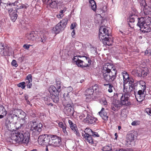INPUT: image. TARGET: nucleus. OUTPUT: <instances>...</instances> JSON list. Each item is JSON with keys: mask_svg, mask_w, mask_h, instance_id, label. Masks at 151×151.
Instances as JSON below:
<instances>
[{"mask_svg": "<svg viewBox=\"0 0 151 151\" xmlns=\"http://www.w3.org/2000/svg\"><path fill=\"white\" fill-rule=\"evenodd\" d=\"M104 80L108 83L104 84V86H108V91L111 93L114 88L113 86L110 83L114 81L117 77V70L116 68L112 64L107 63L105 64L102 70Z\"/></svg>", "mask_w": 151, "mask_h": 151, "instance_id": "f257e3e1", "label": "nucleus"}, {"mask_svg": "<svg viewBox=\"0 0 151 151\" xmlns=\"http://www.w3.org/2000/svg\"><path fill=\"white\" fill-rule=\"evenodd\" d=\"M115 96L117 97L118 99H120L121 101L115 100L113 101L111 106V109L114 111L117 110L123 105L128 106L131 105V103L128 101L129 97L128 94L127 93H116Z\"/></svg>", "mask_w": 151, "mask_h": 151, "instance_id": "f03ea898", "label": "nucleus"}, {"mask_svg": "<svg viewBox=\"0 0 151 151\" xmlns=\"http://www.w3.org/2000/svg\"><path fill=\"white\" fill-rule=\"evenodd\" d=\"M14 135L15 138L12 137L9 140L11 143H18L27 145L29 142L30 134L26 131H16L15 133H14Z\"/></svg>", "mask_w": 151, "mask_h": 151, "instance_id": "7ed1b4c3", "label": "nucleus"}, {"mask_svg": "<svg viewBox=\"0 0 151 151\" xmlns=\"http://www.w3.org/2000/svg\"><path fill=\"white\" fill-rule=\"evenodd\" d=\"M109 29L108 27L101 26L99 29V37L104 45L110 46L112 44L113 41L109 37L111 36L109 32Z\"/></svg>", "mask_w": 151, "mask_h": 151, "instance_id": "20e7f679", "label": "nucleus"}, {"mask_svg": "<svg viewBox=\"0 0 151 151\" xmlns=\"http://www.w3.org/2000/svg\"><path fill=\"white\" fill-rule=\"evenodd\" d=\"M65 94L63 95L61 100L64 106V111L67 116H71L73 114L74 110V105L71 100L68 96L65 97Z\"/></svg>", "mask_w": 151, "mask_h": 151, "instance_id": "39448f33", "label": "nucleus"}, {"mask_svg": "<svg viewBox=\"0 0 151 151\" xmlns=\"http://www.w3.org/2000/svg\"><path fill=\"white\" fill-rule=\"evenodd\" d=\"M10 114H12V115L16 116L19 117V118H20L22 121V122L21 121V123H19L20 126H18L17 125H16V129H21V127H23L25 124H26L27 122L25 120V119H27L26 118V114L21 109L13 108L10 111Z\"/></svg>", "mask_w": 151, "mask_h": 151, "instance_id": "423d86ee", "label": "nucleus"}, {"mask_svg": "<svg viewBox=\"0 0 151 151\" xmlns=\"http://www.w3.org/2000/svg\"><path fill=\"white\" fill-rule=\"evenodd\" d=\"M146 17H141L139 19L137 25L145 32H151V22L150 21V18L148 17L146 20Z\"/></svg>", "mask_w": 151, "mask_h": 151, "instance_id": "0eeeda50", "label": "nucleus"}, {"mask_svg": "<svg viewBox=\"0 0 151 151\" xmlns=\"http://www.w3.org/2000/svg\"><path fill=\"white\" fill-rule=\"evenodd\" d=\"M99 93V86L97 84L87 89L85 92V95L86 96V101L87 102H89L92 100L93 99L94 96H95V94L98 95Z\"/></svg>", "mask_w": 151, "mask_h": 151, "instance_id": "6e6552de", "label": "nucleus"}, {"mask_svg": "<svg viewBox=\"0 0 151 151\" xmlns=\"http://www.w3.org/2000/svg\"><path fill=\"white\" fill-rule=\"evenodd\" d=\"M139 84L140 85V89L136 93L134 91L135 98L139 102L142 101L145 99V96L144 93L146 91V84L143 81H139Z\"/></svg>", "mask_w": 151, "mask_h": 151, "instance_id": "1a4fd4ad", "label": "nucleus"}, {"mask_svg": "<svg viewBox=\"0 0 151 151\" xmlns=\"http://www.w3.org/2000/svg\"><path fill=\"white\" fill-rule=\"evenodd\" d=\"M50 93V96L53 101L55 103L58 102L59 100V93L61 90L56 88L54 86L51 85L49 88Z\"/></svg>", "mask_w": 151, "mask_h": 151, "instance_id": "9d476101", "label": "nucleus"}, {"mask_svg": "<svg viewBox=\"0 0 151 151\" xmlns=\"http://www.w3.org/2000/svg\"><path fill=\"white\" fill-rule=\"evenodd\" d=\"M68 21L67 18H65L60 22L52 29V31L57 34L63 30L65 28Z\"/></svg>", "mask_w": 151, "mask_h": 151, "instance_id": "9b49d317", "label": "nucleus"}, {"mask_svg": "<svg viewBox=\"0 0 151 151\" xmlns=\"http://www.w3.org/2000/svg\"><path fill=\"white\" fill-rule=\"evenodd\" d=\"M31 124L30 129L32 132V134L34 135H39L42 130L43 125L42 124H38L35 121L30 122Z\"/></svg>", "mask_w": 151, "mask_h": 151, "instance_id": "f8f14e48", "label": "nucleus"}, {"mask_svg": "<svg viewBox=\"0 0 151 151\" xmlns=\"http://www.w3.org/2000/svg\"><path fill=\"white\" fill-rule=\"evenodd\" d=\"M50 134H45L40 135L38 138L39 143L41 145H49L50 138Z\"/></svg>", "mask_w": 151, "mask_h": 151, "instance_id": "ddd939ff", "label": "nucleus"}, {"mask_svg": "<svg viewBox=\"0 0 151 151\" xmlns=\"http://www.w3.org/2000/svg\"><path fill=\"white\" fill-rule=\"evenodd\" d=\"M11 48L6 44L0 43V54L2 55H9Z\"/></svg>", "mask_w": 151, "mask_h": 151, "instance_id": "4468645a", "label": "nucleus"}, {"mask_svg": "<svg viewBox=\"0 0 151 151\" xmlns=\"http://www.w3.org/2000/svg\"><path fill=\"white\" fill-rule=\"evenodd\" d=\"M50 143L49 145L55 147H58L61 143V138L56 135H50Z\"/></svg>", "mask_w": 151, "mask_h": 151, "instance_id": "2eb2a0df", "label": "nucleus"}, {"mask_svg": "<svg viewBox=\"0 0 151 151\" xmlns=\"http://www.w3.org/2000/svg\"><path fill=\"white\" fill-rule=\"evenodd\" d=\"M83 121L86 123L91 124H95L98 122L97 119L94 116H92L90 112L88 117H86L84 119Z\"/></svg>", "mask_w": 151, "mask_h": 151, "instance_id": "dca6fc26", "label": "nucleus"}, {"mask_svg": "<svg viewBox=\"0 0 151 151\" xmlns=\"http://www.w3.org/2000/svg\"><path fill=\"white\" fill-rule=\"evenodd\" d=\"M137 136V132L134 131L130 132L127 134V142H134Z\"/></svg>", "mask_w": 151, "mask_h": 151, "instance_id": "f3484780", "label": "nucleus"}, {"mask_svg": "<svg viewBox=\"0 0 151 151\" xmlns=\"http://www.w3.org/2000/svg\"><path fill=\"white\" fill-rule=\"evenodd\" d=\"M18 118H19V117L14 115H12V114H10V113L9 114V122L13 124H16L15 126L16 128V125H17L18 126H20V125L19 124V123H21V121L22 122V121L21 120L20 121V122L18 123L17 124L18 121Z\"/></svg>", "mask_w": 151, "mask_h": 151, "instance_id": "a211bd4d", "label": "nucleus"}, {"mask_svg": "<svg viewBox=\"0 0 151 151\" xmlns=\"http://www.w3.org/2000/svg\"><path fill=\"white\" fill-rule=\"evenodd\" d=\"M68 122L71 129L74 132V133H75L77 136H79L80 134L78 130L76 125L74 124L73 122L70 120H68Z\"/></svg>", "mask_w": 151, "mask_h": 151, "instance_id": "6ab92c4d", "label": "nucleus"}, {"mask_svg": "<svg viewBox=\"0 0 151 151\" xmlns=\"http://www.w3.org/2000/svg\"><path fill=\"white\" fill-rule=\"evenodd\" d=\"M32 76L31 74H29L26 77V81L25 84L28 88H30L32 86Z\"/></svg>", "mask_w": 151, "mask_h": 151, "instance_id": "aec40b11", "label": "nucleus"}, {"mask_svg": "<svg viewBox=\"0 0 151 151\" xmlns=\"http://www.w3.org/2000/svg\"><path fill=\"white\" fill-rule=\"evenodd\" d=\"M148 74V71L147 69H143L141 71H137L136 73V75L138 77H145Z\"/></svg>", "mask_w": 151, "mask_h": 151, "instance_id": "412c9836", "label": "nucleus"}, {"mask_svg": "<svg viewBox=\"0 0 151 151\" xmlns=\"http://www.w3.org/2000/svg\"><path fill=\"white\" fill-rule=\"evenodd\" d=\"M99 113L103 119L105 121H107L108 120V116L107 115V113L105 111L104 108H102Z\"/></svg>", "mask_w": 151, "mask_h": 151, "instance_id": "4be33fe9", "label": "nucleus"}, {"mask_svg": "<svg viewBox=\"0 0 151 151\" xmlns=\"http://www.w3.org/2000/svg\"><path fill=\"white\" fill-rule=\"evenodd\" d=\"M78 56L79 58H82V59L83 60L84 63H85L86 64H88V67L90 66L91 63L90 58L85 55H79Z\"/></svg>", "mask_w": 151, "mask_h": 151, "instance_id": "5701e85b", "label": "nucleus"}, {"mask_svg": "<svg viewBox=\"0 0 151 151\" xmlns=\"http://www.w3.org/2000/svg\"><path fill=\"white\" fill-rule=\"evenodd\" d=\"M144 13L146 15L151 14V0L150 1V4L146 6L143 8Z\"/></svg>", "mask_w": 151, "mask_h": 151, "instance_id": "b1692460", "label": "nucleus"}, {"mask_svg": "<svg viewBox=\"0 0 151 151\" xmlns=\"http://www.w3.org/2000/svg\"><path fill=\"white\" fill-rule=\"evenodd\" d=\"M36 35L34 31H32L27 35V37L29 40L34 41L35 40Z\"/></svg>", "mask_w": 151, "mask_h": 151, "instance_id": "393cba45", "label": "nucleus"}, {"mask_svg": "<svg viewBox=\"0 0 151 151\" xmlns=\"http://www.w3.org/2000/svg\"><path fill=\"white\" fill-rule=\"evenodd\" d=\"M59 127L60 128H62L63 131L65 135H68V132L66 130V125L65 123L62 122H59L58 123Z\"/></svg>", "mask_w": 151, "mask_h": 151, "instance_id": "a878e982", "label": "nucleus"}, {"mask_svg": "<svg viewBox=\"0 0 151 151\" xmlns=\"http://www.w3.org/2000/svg\"><path fill=\"white\" fill-rule=\"evenodd\" d=\"M84 136L83 137L86 142L91 144L93 143V139L92 138L91 135H88L86 136L84 135Z\"/></svg>", "mask_w": 151, "mask_h": 151, "instance_id": "bb28decb", "label": "nucleus"}, {"mask_svg": "<svg viewBox=\"0 0 151 151\" xmlns=\"http://www.w3.org/2000/svg\"><path fill=\"white\" fill-rule=\"evenodd\" d=\"M58 1L57 0H47V4L51 7H53L56 6Z\"/></svg>", "mask_w": 151, "mask_h": 151, "instance_id": "cd10ccee", "label": "nucleus"}, {"mask_svg": "<svg viewBox=\"0 0 151 151\" xmlns=\"http://www.w3.org/2000/svg\"><path fill=\"white\" fill-rule=\"evenodd\" d=\"M89 114H90V112L86 110H85L80 114V115L79 116V118L81 120L83 119H84L86 117H88V116Z\"/></svg>", "mask_w": 151, "mask_h": 151, "instance_id": "c85d7f7f", "label": "nucleus"}, {"mask_svg": "<svg viewBox=\"0 0 151 151\" xmlns=\"http://www.w3.org/2000/svg\"><path fill=\"white\" fill-rule=\"evenodd\" d=\"M4 107L2 105H0V119L3 118L4 115L6 114V111H5Z\"/></svg>", "mask_w": 151, "mask_h": 151, "instance_id": "c756f323", "label": "nucleus"}, {"mask_svg": "<svg viewBox=\"0 0 151 151\" xmlns=\"http://www.w3.org/2000/svg\"><path fill=\"white\" fill-rule=\"evenodd\" d=\"M92 130L89 128H86L84 132L85 133H82V136L83 137L85 135L86 136L88 135H91Z\"/></svg>", "mask_w": 151, "mask_h": 151, "instance_id": "7c9ffc66", "label": "nucleus"}, {"mask_svg": "<svg viewBox=\"0 0 151 151\" xmlns=\"http://www.w3.org/2000/svg\"><path fill=\"white\" fill-rule=\"evenodd\" d=\"M55 82L57 88L61 90L62 82L60 79L59 78H56Z\"/></svg>", "mask_w": 151, "mask_h": 151, "instance_id": "2f4dec72", "label": "nucleus"}, {"mask_svg": "<svg viewBox=\"0 0 151 151\" xmlns=\"http://www.w3.org/2000/svg\"><path fill=\"white\" fill-rule=\"evenodd\" d=\"M89 2L92 9L93 11H95L96 8V5L95 2L94 0H90Z\"/></svg>", "mask_w": 151, "mask_h": 151, "instance_id": "473e14b6", "label": "nucleus"}, {"mask_svg": "<svg viewBox=\"0 0 151 151\" xmlns=\"http://www.w3.org/2000/svg\"><path fill=\"white\" fill-rule=\"evenodd\" d=\"M141 18H138L135 15H132L129 17V22H134L135 19H138V22L139 20V19Z\"/></svg>", "mask_w": 151, "mask_h": 151, "instance_id": "72a5a7b5", "label": "nucleus"}, {"mask_svg": "<svg viewBox=\"0 0 151 151\" xmlns=\"http://www.w3.org/2000/svg\"><path fill=\"white\" fill-rule=\"evenodd\" d=\"M11 20L13 22L15 21L17 17V15L16 13L13 12L11 14H10Z\"/></svg>", "mask_w": 151, "mask_h": 151, "instance_id": "f704fd0d", "label": "nucleus"}, {"mask_svg": "<svg viewBox=\"0 0 151 151\" xmlns=\"http://www.w3.org/2000/svg\"><path fill=\"white\" fill-rule=\"evenodd\" d=\"M124 91L127 93H129L131 92L133 90V87L131 86L130 85H129V87H125L124 85Z\"/></svg>", "mask_w": 151, "mask_h": 151, "instance_id": "c9c22d12", "label": "nucleus"}, {"mask_svg": "<svg viewBox=\"0 0 151 151\" xmlns=\"http://www.w3.org/2000/svg\"><path fill=\"white\" fill-rule=\"evenodd\" d=\"M124 81H127L130 77L129 76L128 74L126 72L124 71L122 73Z\"/></svg>", "mask_w": 151, "mask_h": 151, "instance_id": "e433bc0d", "label": "nucleus"}, {"mask_svg": "<svg viewBox=\"0 0 151 151\" xmlns=\"http://www.w3.org/2000/svg\"><path fill=\"white\" fill-rule=\"evenodd\" d=\"M66 91L67 92V93H65L63 94H65V97L68 96L69 98V97L68 96L69 95L68 94V93L70 92L71 91L73 90V88L71 86H69L68 88H66Z\"/></svg>", "mask_w": 151, "mask_h": 151, "instance_id": "4c0bfd02", "label": "nucleus"}, {"mask_svg": "<svg viewBox=\"0 0 151 151\" xmlns=\"http://www.w3.org/2000/svg\"><path fill=\"white\" fill-rule=\"evenodd\" d=\"M102 150L104 151H111L112 149L111 146H106L103 147Z\"/></svg>", "mask_w": 151, "mask_h": 151, "instance_id": "58836bf2", "label": "nucleus"}, {"mask_svg": "<svg viewBox=\"0 0 151 151\" xmlns=\"http://www.w3.org/2000/svg\"><path fill=\"white\" fill-rule=\"evenodd\" d=\"M140 5L142 7V8H144V7L147 6L145 0H140Z\"/></svg>", "mask_w": 151, "mask_h": 151, "instance_id": "ea45409f", "label": "nucleus"}, {"mask_svg": "<svg viewBox=\"0 0 151 151\" xmlns=\"http://www.w3.org/2000/svg\"><path fill=\"white\" fill-rule=\"evenodd\" d=\"M40 40H39L41 41V42L43 43H44L45 42L46 39V36L45 35H43L41 36L40 38Z\"/></svg>", "mask_w": 151, "mask_h": 151, "instance_id": "a19ab883", "label": "nucleus"}, {"mask_svg": "<svg viewBox=\"0 0 151 151\" xmlns=\"http://www.w3.org/2000/svg\"><path fill=\"white\" fill-rule=\"evenodd\" d=\"M78 56L79 55H78L74 56L73 59V62L74 63H75L76 64L78 62V60H80V59H79L78 58H79Z\"/></svg>", "mask_w": 151, "mask_h": 151, "instance_id": "79ce46f5", "label": "nucleus"}, {"mask_svg": "<svg viewBox=\"0 0 151 151\" xmlns=\"http://www.w3.org/2000/svg\"><path fill=\"white\" fill-rule=\"evenodd\" d=\"M127 81L129 82V85H130L133 83L134 82V80L132 77H130L127 80Z\"/></svg>", "mask_w": 151, "mask_h": 151, "instance_id": "37998d69", "label": "nucleus"}, {"mask_svg": "<svg viewBox=\"0 0 151 151\" xmlns=\"http://www.w3.org/2000/svg\"><path fill=\"white\" fill-rule=\"evenodd\" d=\"M145 55L148 56H151V49H147L145 52Z\"/></svg>", "mask_w": 151, "mask_h": 151, "instance_id": "c03bdc74", "label": "nucleus"}, {"mask_svg": "<svg viewBox=\"0 0 151 151\" xmlns=\"http://www.w3.org/2000/svg\"><path fill=\"white\" fill-rule=\"evenodd\" d=\"M25 82H22L19 83L18 85V87H21L22 88L24 89V88L25 85Z\"/></svg>", "mask_w": 151, "mask_h": 151, "instance_id": "a18cd8bd", "label": "nucleus"}, {"mask_svg": "<svg viewBox=\"0 0 151 151\" xmlns=\"http://www.w3.org/2000/svg\"><path fill=\"white\" fill-rule=\"evenodd\" d=\"M17 7L16 8L15 10L16 12H18V10L19 9H22V5L21 4H16Z\"/></svg>", "mask_w": 151, "mask_h": 151, "instance_id": "49530a36", "label": "nucleus"}, {"mask_svg": "<svg viewBox=\"0 0 151 151\" xmlns=\"http://www.w3.org/2000/svg\"><path fill=\"white\" fill-rule=\"evenodd\" d=\"M83 63H84L83 60H78V62L77 63L76 65L78 67H80L81 68V65L83 64Z\"/></svg>", "mask_w": 151, "mask_h": 151, "instance_id": "de8ad7c7", "label": "nucleus"}, {"mask_svg": "<svg viewBox=\"0 0 151 151\" xmlns=\"http://www.w3.org/2000/svg\"><path fill=\"white\" fill-rule=\"evenodd\" d=\"M11 65L12 66L15 67H17L18 65L16 61L14 60H13L12 61L11 63Z\"/></svg>", "mask_w": 151, "mask_h": 151, "instance_id": "09e8293b", "label": "nucleus"}, {"mask_svg": "<svg viewBox=\"0 0 151 151\" xmlns=\"http://www.w3.org/2000/svg\"><path fill=\"white\" fill-rule=\"evenodd\" d=\"M91 136L93 137H99V135L97 132H93V131H92Z\"/></svg>", "mask_w": 151, "mask_h": 151, "instance_id": "8fccbe9b", "label": "nucleus"}, {"mask_svg": "<svg viewBox=\"0 0 151 151\" xmlns=\"http://www.w3.org/2000/svg\"><path fill=\"white\" fill-rule=\"evenodd\" d=\"M139 82H137L136 83H134L130 85L132 87H133V89H134L137 86L138 84H139Z\"/></svg>", "mask_w": 151, "mask_h": 151, "instance_id": "3c124183", "label": "nucleus"}, {"mask_svg": "<svg viewBox=\"0 0 151 151\" xmlns=\"http://www.w3.org/2000/svg\"><path fill=\"white\" fill-rule=\"evenodd\" d=\"M22 9H27V8L29 7V5L25 3L24 4H22Z\"/></svg>", "mask_w": 151, "mask_h": 151, "instance_id": "603ef678", "label": "nucleus"}, {"mask_svg": "<svg viewBox=\"0 0 151 151\" xmlns=\"http://www.w3.org/2000/svg\"><path fill=\"white\" fill-rule=\"evenodd\" d=\"M114 151H130V149H129L121 148V149H119V150H114Z\"/></svg>", "mask_w": 151, "mask_h": 151, "instance_id": "864d4df0", "label": "nucleus"}, {"mask_svg": "<svg viewBox=\"0 0 151 151\" xmlns=\"http://www.w3.org/2000/svg\"><path fill=\"white\" fill-rule=\"evenodd\" d=\"M102 104L104 105H106L107 104L106 100L105 99H102L101 101Z\"/></svg>", "mask_w": 151, "mask_h": 151, "instance_id": "5fc2aeb1", "label": "nucleus"}, {"mask_svg": "<svg viewBox=\"0 0 151 151\" xmlns=\"http://www.w3.org/2000/svg\"><path fill=\"white\" fill-rule=\"evenodd\" d=\"M146 111L148 114L151 116V109L147 108L146 109Z\"/></svg>", "mask_w": 151, "mask_h": 151, "instance_id": "6e6d98bb", "label": "nucleus"}, {"mask_svg": "<svg viewBox=\"0 0 151 151\" xmlns=\"http://www.w3.org/2000/svg\"><path fill=\"white\" fill-rule=\"evenodd\" d=\"M81 66L82 68L88 67V64H86L85 63H83V64L81 65Z\"/></svg>", "mask_w": 151, "mask_h": 151, "instance_id": "4d7b16f0", "label": "nucleus"}, {"mask_svg": "<svg viewBox=\"0 0 151 151\" xmlns=\"http://www.w3.org/2000/svg\"><path fill=\"white\" fill-rule=\"evenodd\" d=\"M76 24L75 23L74 24H73V23L70 26V28L71 29H74V28L76 27Z\"/></svg>", "mask_w": 151, "mask_h": 151, "instance_id": "13d9d810", "label": "nucleus"}, {"mask_svg": "<svg viewBox=\"0 0 151 151\" xmlns=\"http://www.w3.org/2000/svg\"><path fill=\"white\" fill-rule=\"evenodd\" d=\"M137 122L136 121H134L132 123V124H131L132 125H133V126H136V125H137Z\"/></svg>", "mask_w": 151, "mask_h": 151, "instance_id": "bf43d9fd", "label": "nucleus"}, {"mask_svg": "<svg viewBox=\"0 0 151 151\" xmlns=\"http://www.w3.org/2000/svg\"><path fill=\"white\" fill-rule=\"evenodd\" d=\"M56 16L58 18H62L63 16V14H58L56 15Z\"/></svg>", "mask_w": 151, "mask_h": 151, "instance_id": "052dcab7", "label": "nucleus"}, {"mask_svg": "<svg viewBox=\"0 0 151 151\" xmlns=\"http://www.w3.org/2000/svg\"><path fill=\"white\" fill-rule=\"evenodd\" d=\"M2 76L0 74V86L2 83Z\"/></svg>", "mask_w": 151, "mask_h": 151, "instance_id": "680f3d73", "label": "nucleus"}, {"mask_svg": "<svg viewBox=\"0 0 151 151\" xmlns=\"http://www.w3.org/2000/svg\"><path fill=\"white\" fill-rule=\"evenodd\" d=\"M9 122H8V123H5V126H6V128L7 129H8L9 130H10L9 129Z\"/></svg>", "mask_w": 151, "mask_h": 151, "instance_id": "e2e57ef3", "label": "nucleus"}, {"mask_svg": "<svg viewBox=\"0 0 151 151\" xmlns=\"http://www.w3.org/2000/svg\"><path fill=\"white\" fill-rule=\"evenodd\" d=\"M75 30H74V29H73V30L72 32L71 33V35H72V37H75L74 35H75Z\"/></svg>", "mask_w": 151, "mask_h": 151, "instance_id": "0e129e2a", "label": "nucleus"}, {"mask_svg": "<svg viewBox=\"0 0 151 151\" xmlns=\"http://www.w3.org/2000/svg\"><path fill=\"white\" fill-rule=\"evenodd\" d=\"M23 47L26 49H28L29 47V45H24L23 46Z\"/></svg>", "mask_w": 151, "mask_h": 151, "instance_id": "69168bd1", "label": "nucleus"}, {"mask_svg": "<svg viewBox=\"0 0 151 151\" xmlns=\"http://www.w3.org/2000/svg\"><path fill=\"white\" fill-rule=\"evenodd\" d=\"M64 12V10H61L60 11V13L61 14H62L63 13V12Z\"/></svg>", "mask_w": 151, "mask_h": 151, "instance_id": "338daca9", "label": "nucleus"}, {"mask_svg": "<svg viewBox=\"0 0 151 151\" xmlns=\"http://www.w3.org/2000/svg\"><path fill=\"white\" fill-rule=\"evenodd\" d=\"M48 105L49 106H53V104L52 103H50L48 104Z\"/></svg>", "mask_w": 151, "mask_h": 151, "instance_id": "774afa93", "label": "nucleus"}]
</instances>
